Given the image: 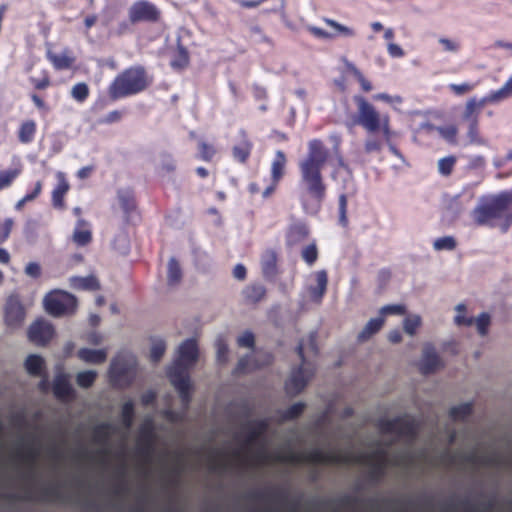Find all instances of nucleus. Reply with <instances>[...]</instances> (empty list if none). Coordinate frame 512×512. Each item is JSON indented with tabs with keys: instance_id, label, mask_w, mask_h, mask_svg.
Wrapping results in <instances>:
<instances>
[{
	"instance_id": "f257e3e1",
	"label": "nucleus",
	"mask_w": 512,
	"mask_h": 512,
	"mask_svg": "<svg viewBox=\"0 0 512 512\" xmlns=\"http://www.w3.org/2000/svg\"><path fill=\"white\" fill-rule=\"evenodd\" d=\"M233 457L242 464H264L269 461L286 464H363L370 465L369 476L373 480L381 479L385 469L389 465L388 453L385 449H377L371 453L354 454L352 452L329 451L325 452L319 448L309 452H295L288 450L276 454L266 453L263 449L257 451L251 457L242 456L239 450L232 452Z\"/></svg>"
},
{
	"instance_id": "f03ea898",
	"label": "nucleus",
	"mask_w": 512,
	"mask_h": 512,
	"mask_svg": "<svg viewBox=\"0 0 512 512\" xmlns=\"http://www.w3.org/2000/svg\"><path fill=\"white\" fill-rule=\"evenodd\" d=\"M353 100L357 105V112L353 116L354 124L361 126L369 134L364 143L365 152H381L384 145L388 144L390 150L397 154L398 150L392 144L395 132L391 126L390 115L378 111L363 95H354Z\"/></svg>"
},
{
	"instance_id": "7ed1b4c3",
	"label": "nucleus",
	"mask_w": 512,
	"mask_h": 512,
	"mask_svg": "<svg viewBox=\"0 0 512 512\" xmlns=\"http://www.w3.org/2000/svg\"><path fill=\"white\" fill-rule=\"evenodd\" d=\"M308 148L307 157L298 163L300 186L303 190L301 202L307 209V198H310L320 208L327 195V184L322 171L329 159V150L318 138L310 140Z\"/></svg>"
},
{
	"instance_id": "20e7f679",
	"label": "nucleus",
	"mask_w": 512,
	"mask_h": 512,
	"mask_svg": "<svg viewBox=\"0 0 512 512\" xmlns=\"http://www.w3.org/2000/svg\"><path fill=\"white\" fill-rule=\"evenodd\" d=\"M470 216L478 227H498L502 233L508 232L512 226V190L481 198Z\"/></svg>"
},
{
	"instance_id": "39448f33",
	"label": "nucleus",
	"mask_w": 512,
	"mask_h": 512,
	"mask_svg": "<svg viewBox=\"0 0 512 512\" xmlns=\"http://www.w3.org/2000/svg\"><path fill=\"white\" fill-rule=\"evenodd\" d=\"M198 359V346L194 339L185 340L177 349L173 363L167 369L170 383L175 387L181 402L191 401V385L188 370Z\"/></svg>"
},
{
	"instance_id": "423d86ee",
	"label": "nucleus",
	"mask_w": 512,
	"mask_h": 512,
	"mask_svg": "<svg viewBox=\"0 0 512 512\" xmlns=\"http://www.w3.org/2000/svg\"><path fill=\"white\" fill-rule=\"evenodd\" d=\"M153 82V78L142 65L125 68L108 86V95L118 100L145 91Z\"/></svg>"
},
{
	"instance_id": "0eeeda50",
	"label": "nucleus",
	"mask_w": 512,
	"mask_h": 512,
	"mask_svg": "<svg viewBox=\"0 0 512 512\" xmlns=\"http://www.w3.org/2000/svg\"><path fill=\"white\" fill-rule=\"evenodd\" d=\"M136 360L132 354L127 352H119L110 363L108 376L113 387L127 388L135 377Z\"/></svg>"
},
{
	"instance_id": "6e6552de",
	"label": "nucleus",
	"mask_w": 512,
	"mask_h": 512,
	"mask_svg": "<svg viewBox=\"0 0 512 512\" xmlns=\"http://www.w3.org/2000/svg\"><path fill=\"white\" fill-rule=\"evenodd\" d=\"M296 353H298V357L302 361L301 365L292 370L290 377L284 383V389L290 395L301 393L314 373V366L306 360L303 342L298 343V346H296Z\"/></svg>"
},
{
	"instance_id": "1a4fd4ad",
	"label": "nucleus",
	"mask_w": 512,
	"mask_h": 512,
	"mask_svg": "<svg viewBox=\"0 0 512 512\" xmlns=\"http://www.w3.org/2000/svg\"><path fill=\"white\" fill-rule=\"evenodd\" d=\"M44 305L47 313L51 316H68L76 312L77 299L66 291L53 290L45 296Z\"/></svg>"
},
{
	"instance_id": "9d476101",
	"label": "nucleus",
	"mask_w": 512,
	"mask_h": 512,
	"mask_svg": "<svg viewBox=\"0 0 512 512\" xmlns=\"http://www.w3.org/2000/svg\"><path fill=\"white\" fill-rule=\"evenodd\" d=\"M378 428L385 434H398L400 436L414 438L418 433L417 424L408 416H398L392 419L382 418L378 422Z\"/></svg>"
},
{
	"instance_id": "9b49d317",
	"label": "nucleus",
	"mask_w": 512,
	"mask_h": 512,
	"mask_svg": "<svg viewBox=\"0 0 512 512\" xmlns=\"http://www.w3.org/2000/svg\"><path fill=\"white\" fill-rule=\"evenodd\" d=\"M128 19L131 24L139 22L156 23L161 19V10L149 0H136L128 8Z\"/></svg>"
},
{
	"instance_id": "f8f14e48",
	"label": "nucleus",
	"mask_w": 512,
	"mask_h": 512,
	"mask_svg": "<svg viewBox=\"0 0 512 512\" xmlns=\"http://www.w3.org/2000/svg\"><path fill=\"white\" fill-rule=\"evenodd\" d=\"M286 167L287 156L285 155L284 151L278 150L276 154H274L272 165H270V184L266 187L265 190L261 192V197L263 199H268L277 191L279 182H281L285 177Z\"/></svg>"
},
{
	"instance_id": "ddd939ff",
	"label": "nucleus",
	"mask_w": 512,
	"mask_h": 512,
	"mask_svg": "<svg viewBox=\"0 0 512 512\" xmlns=\"http://www.w3.org/2000/svg\"><path fill=\"white\" fill-rule=\"evenodd\" d=\"M156 435L155 428L152 419H146L139 428V438H138V453L144 458H150L154 443H155Z\"/></svg>"
},
{
	"instance_id": "4468645a",
	"label": "nucleus",
	"mask_w": 512,
	"mask_h": 512,
	"mask_svg": "<svg viewBox=\"0 0 512 512\" xmlns=\"http://www.w3.org/2000/svg\"><path fill=\"white\" fill-rule=\"evenodd\" d=\"M54 336L53 326L44 320H37L28 330L29 340L37 346H45Z\"/></svg>"
},
{
	"instance_id": "2eb2a0df",
	"label": "nucleus",
	"mask_w": 512,
	"mask_h": 512,
	"mask_svg": "<svg viewBox=\"0 0 512 512\" xmlns=\"http://www.w3.org/2000/svg\"><path fill=\"white\" fill-rule=\"evenodd\" d=\"M458 312L455 317V324L458 326H472L474 323L476 324L478 333L481 336H485L488 332V328L490 326V316L487 313H482L476 321L472 317L466 316V307L463 304H459L456 307Z\"/></svg>"
},
{
	"instance_id": "dca6fc26",
	"label": "nucleus",
	"mask_w": 512,
	"mask_h": 512,
	"mask_svg": "<svg viewBox=\"0 0 512 512\" xmlns=\"http://www.w3.org/2000/svg\"><path fill=\"white\" fill-rule=\"evenodd\" d=\"M25 320V309L16 297H10L5 305V323L11 329L22 326Z\"/></svg>"
},
{
	"instance_id": "f3484780",
	"label": "nucleus",
	"mask_w": 512,
	"mask_h": 512,
	"mask_svg": "<svg viewBox=\"0 0 512 512\" xmlns=\"http://www.w3.org/2000/svg\"><path fill=\"white\" fill-rule=\"evenodd\" d=\"M46 57L53 65L55 70H67L74 66L76 62V56L70 48L63 49L60 53L48 50Z\"/></svg>"
},
{
	"instance_id": "a211bd4d",
	"label": "nucleus",
	"mask_w": 512,
	"mask_h": 512,
	"mask_svg": "<svg viewBox=\"0 0 512 512\" xmlns=\"http://www.w3.org/2000/svg\"><path fill=\"white\" fill-rule=\"evenodd\" d=\"M240 140L233 145L231 149L232 157L235 161L245 164L252 152L253 143L249 139L245 130H239Z\"/></svg>"
},
{
	"instance_id": "6ab92c4d",
	"label": "nucleus",
	"mask_w": 512,
	"mask_h": 512,
	"mask_svg": "<svg viewBox=\"0 0 512 512\" xmlns=\"http://www.w3.org/2000/svg\"><path fill=\"white\" fill-rule=\"evenodd\" d=\"M279 262V254L275 249H266L260 257L261 272L264 278L271 280L278 273L277 263Z\"/></svg>"
},
{
	"instance_id": "aec40b11",
	"label": "nucleus",
	"mask_w": 512,
	"mask_h": 512,
	"mask_svg": "<svg viewBox=\"0 0 512 512\" xmlns=\"http://www.w3.org/2000/svg\"><path fill=\"white\" fill-rule=\"evenodd\" d=\"M441 360L431 344H427L423 348V355L420 362V371L423 375H429L438 370Z\"/></svg>"
},
{
	"instance_id": "412c9836",
	"label": "nucleus",
	"mask_w": 512,
	"mask_h": 512,
	"mask_svg": "<svg viewBox=\"0 0 512 512\" xmlns=\"http://www.w3.org/2000/svg\"><path fill=\"white\" fill-rule=\"evenodd\" d=\"M53 393L57 399L63 402L74 399L75 390L66 374H58L56 376L53 383Z\"/></svg>"
},
{
	"instance_id": "4be33fe9",
	"label": "nucleus",
	"mask_w": 512,
	"mask_h": 512,
	"mask_svg": "<svg viewBox=\"0 0 512 512\" xmlns=\"http://www.w3.org/2000/svg\"><path fill=\"white\" fill-rule=\"evenodd\" d=\"M310 235V230L305 223H294L286 232V245L288 247L296 246L304 242Z\"/></svg>"
},
{
	"instance_id": "5701e85b",
	"label": "nucleus",
	"mask_w": 512,
	"mask_h": 512,
	"mask_svg": "<svg viewBox=\"0 0 512 512\" xmlns=\"http://www.w3.org/2000/svg\"><path fill=\"white\" fill-rule=\"evenodd\" d=\"M248 432L244 439V445L250 446L254 444L257 439L265 434L269 429L268 419H256L252 420L247 424Z\"/></svg>"
},
{
	"instance_id": "b1692460",
	"label": "nucleus",
	"mask_w": 512,
	"mask_h": 512,
	"mask_svg": "<svg viewBox=\"0 0 512 512\" xmlns=\"http://www.w3.org/2000/svg\"><path fill=\"white\" fill-rule=\"evenodd\" d=\"M70 185L63 173H58V183L52 191V205L56 209H65V195L68 193Z\"/></svg>"
},
{
	"instance_id": "393cba45",
	"label": "nucleus",
	"mask_w": 512,
	"mask_h": 512,
	"mask_svg": "<svg viewBox=\"0 0 512 512\" xmlns=\"http://www.w3.org/2000/svg\"><path fill=\"white\" fill-rule=\"evenodd\" d=\"M73 242L80 247L87 246L92 241V232L90 229V225L84 219H79L77 221L74 233H73Z\"/></svg>"
},
{
	"instance_id": "a878e982",
	"label": "nucleus",
	"mask_w": 512,
	"mask_h": 512,
	"mask_svg": "<svg viewBox=\"0 0 512 512\" xmlns=\"http://www.w3.org/2000/svg\"><path fill=\"white\" fill-rule=\"evenodd\" d=\"M317 286L310 288L309 292L314 302L320 304L327 293L328 273L326 270L316 272Z\"/></svg>"
},
{
	"instance_id": "bb28decb",
	"label": "nucleus",
	"mask_w": 512,
	"mask_h": 512,
	"mask_svg": "<svg viewBox=\"0 0 512 512\" xmlns=\"http://www.w3.org/2000/svg\"><path fill=\"white\" fill-rule=\"evenodd\" d=\"M267 295V289L261 284H251L242 291V297L246 304L255 305Z\"/></svg>"
},
{
	"instance_id": "cd10ccee",
	"label": "nucleus",
	"mask_w": 512,
	"mask_h": 512,
	"mask_svg": "<svg viewBox=\"0 0 512 512\" xmlns=\"http://www.w3.org/2000/svg\"><path fill=\"white\" fill-rule=\"evenodd\" d=\"M78 357L85 363L100 365L107 359V352L104 348L94 350V348H80L77 352Z\"/></svg>"
},
{
	"instance_id": "c85d7f7f",
	"label": "nucleus",
	"mask_w": 512,
	"mask_h": 512,
	"mask_svg": "<svg viewBox=\"0 0 512 512\" xmlns=\"http://www.w3.org/2000/svg\"><path fill=\"white\" fill-rule=\"evenodd\" d=\"M37 133V123L33 119L24 120L18 129V140L22 144H30L34 141Z\"/></svg>"
},
{
	"instance_id": "c756f323",
	"label": "nucleus",
	"mask_w": 512,
	"mask_h": 512,
	"mask_svg": "<svg viewBox=\"0 0 512 512\" xmlns=\"http://www.w3.org/2000/svg\"><path fill=\"white\" fill-rule=\"evenodd\" d=\"M118 201L121 209L128 218L136 210V199L132 189H120L117 192Z\"/></svg>"
},
{
	"instance_id": "7c9ffc66",
	"label": "nucleus",
	"mask_w": 512,
	"mask_h": 512,
	"mask_svg": "<svg viewBox=\"0 0 512 512\" xmlns=\"http://www.w3.org/2000/svg\"><path fill=\"white\" fill-rule=\"evenodd\" d=\"M25 369L32 377H42L45 375L44 358L38 354H30L25 360Z\"/></svg>"
},
{
	"instance_id": "2f4dec72",
	"label": "nucleus",
	"mask_w": 512,
	"mask_h": 512,
	"mask_svg": "<svg viewBox=\"0 0 512 512\" xmlns=\"http://www.w3.org/2000/svg\"><path fill=\"white\" fill-rule=\"evenodd\" d=\"M39 456V449L32 445H27L25 449L18 448L15 452V457L30 468H35Z\"/></svg>"
},
{
	"instance_id": "473e14b6",
	"label": "nucleus",
	"mask_w": 512,
	"mask_h": 512,
	"mask_svg": "<svg viewBox=\"0 0 512 512\" xmlns=\"http://www.w3.org/2000/svg\"><path fill=\"white\" fill-rule=\"evenodd\" d=\"M70 285L76 290L97 291L100 289L99 281L93 275L87 277H72L70 279Z\"/></svg>"
},
{
	"instance_id": "72a5a7b5",
	"label": "nucleus",
	"mask_w": 512,
	"mask_h": 512,
	"mask_svg": "<svg viewBox=\"0 0 512 512\" xmlns=\"http://www.w3.org/2000/svg\"><path fill=\"white\" fill-rule=\"evenodd\" d=\"M113 433L114 426L109 422H102L93 428V441L98 444H107Z\"/></svg>"
},
{
	"instance_id": "f704fd0d",
	"label": "nucleus",
	"mask_w": 512,
	"mask_h": 512,
	"mask_svg": "<svg viewBox=\"0 0 512 512\" xmlns=\"http://www.w3.org/2000/svg\"><path fill=\"white\" fill-rule=\"evenodd\" d=\"M384 325V318L382 317H379V318H374V319H371L367 325L365 326V328L361 331V333L359 334L358 336V340L360 342H364V341H367L368 339H370L373 335H375L376 333H378L382 327Z\"/></svg>"
},
{
	"instance_id": "c9c22d12",
	"label": "nucleus",
	"mask_w": 512,
	"mask_h": 512,
	"mask_svg": "<svg viewBox=\"0 0 512 512\" xmlns=\"http://www.w3.org/2000/svg\"><path fill=\"white\" fill-rule=\"evenodd\" d=\"M487 103V99L477 100L476 98H470L465 106L463 118L467 121H471L473 118H478L480 109Z\"/></svg>"
},
{
	"instance_id": "e433bc0d",
	"label": "nucleus",
	"mask_w": 512,
	"mask_h": 512,
	"mask_svg": "<svg viewBox=\"0 0 512 512\" xmlns=\"http://www.w3.org/2000/svg\"><path fill=\"white\" fill-rule=\"evenodd\" d=\"M182 278V271L178 261L175 258H170L167 266V283L169 286L177 285Z\"/></svg>"
},
{
	"instance_id": "4c0bfd02",
	"label": "nucleus",
	"mask_w": 512,
	"mask_h": 512,
	"mask_svg": "<svg viewBox=\"0 0 512 512\" xmlns=\"http://www.w3.org/2000/svg\"><path fill=\"white\" fill-rule=\"evenodd\" d=\"M21 173V168L0 170V192L11 187L15 180L21 175Z\"/></svg>"
},
{
	"instance_id": "58836bf2",
	"label": "nucleus",
	"mask_w": 512,
	"mask_h": 512,
	"mask_svg": "<svg viewBox=\"0 0 512 512\" xmlns=\"http://www.w3.org/2000/svg\"><path fill=\"white\" fill-rule=\"evenodd\" d=\"M254 368V360L253 356L250 354H245L241 356L237 361L235 367L233 368V375H245V373H250V371H255Z\"/></svg>"
},
{
	"instance_id": "ea45409f",
	"label": "nucleus",
	"mask_w": 512,
	"mask_h": 512,
	"mask_svg": "<svg viewBox=\"0 0 512 512\" xmlns=\"http://www.w3.org/2000/svg\"><path fill=\"white\" fill-rule=\"evenodd\" d=\"M70 95L76 102L84 103L90 96V88L86 82H78L72 86Z\"/></svg>"
},
{
	"instance_id": "a19ab883",
	"label": "nucleus",
	"mask_w": 512,
	"mask_h": 512,
	"mask_svg": "<svg viewBox=\"0 0 512 512\" xmlns=\"http://www.w3.org/2000/svg\"><path fill=\"white\" fill-rule=\"evenodd\" d=\"M473 411V405L470 402L461 403L459 405L453 406L449 410V416L453 420H464L466 419Z\"/></svg>"
},
{
	"instance_id": "79ce46f5",
	"label": "nucleus",
	"mask_w": 512,
	"mask_h": 512,
	"mask_svg": "<svg viewBox=\"0 0 512 512\" xmlns=\"http://www.w3.org/2000/svg\"><path fill=\"white\" fill-rule=\"evenodd\" d=\"M468 131L467 137L469 139L470 144L475 145H485L486 141L480 136L479 133V120L478 118H473L471 121H468Z\"/></svg>"
},
{
	"instance_id": "37998d69",
	"label": "nucleus",
	"mask_w": 512,
	"mask_h": 512,
	"mask_svg": "<svg viewBox=\"0 0 512 512\" xmlns=\"http://www.w3.org/2000/svg\"><path fill=\"white\" fill-rule=\"evenodd\" d=\"M189 64V54L185 47L178 46L177 51L173 55L170 65L175 69H183Z\"/></svg>"
},
{
	"instance_id": "c03bdc74",
	"label": "nucleus",
	"mask_w": 512,
	"mask_h": 512,
	"mask_svg": "<svg viewBox=\"0 0 512 512\" xmlns=\"http://www.w3.org/2000/svg\"><path fill=\"white\" fill-rule=\"evenodd\" d=\"M302 259L308 266H313L319 258V250L316 241L302 249Z\"/></svg>"
},
{
	"instance_id": "a18cd8bd",
	"label": "nucleus",
	"mask_w": 512,
	"mask_h": 512,
	"mask_svg": "<svg viewBox=\"0 0 512 512\" xmlns=\"http://www.w3.org/2000/svg\"><path fill=\"white\" fill-rule=\"evenodd\" d=\"M457 158L453 155L446 156L444 158L439 159L438 161V171L442 176H450L454 170L456 165Z\"/></svg>"
},
{
	"instance_id": "49530a36",
	"label": "nucleus",
	"mask_w": 512,
	"mask_h": 512,
	"mask_svg": "<svg viewBox=\"0 0 512 512\" xmlns=\"http://www.w3.org/2000/svg\"><path fill=\"white\" fill-rule=\"evenodd\" d=\"M134 403L132 400H128L123 403L121 408V419L122 423L126 428H130L134 420Z\"/></svg>"
},
{
	"instance_id": "de8ad7c7",
	"label": "nucleus",
	"mask_w": 512,
	"mask_h": 512,
	"mask_svg": "<svg viewBox=\"0 0 512 512\" xmlns=\"http://www.w3.org/2000/svg\"><path fill=\"white\" fill-rule=\"evenodd\" d=\"M96 377L97 372L95 370H84L77 374L76 382L82 388H89L95 383Z\"/></svg>"
},
{
	"instance_id": "09e8293b",
	"label": "nucleus",
	"mask_w": 512,
	"mask_h": 512,
	"mask_svg": "<svg viewBox=\"0 0 512 512\" xmlns=\"http://www.w3.org/2000/svg\"><path fill=\"white\" fill-rule=\"evenodd\" d=\"M464 461L473 465H493L495 459L492 456L478 455L475 452L469 453L464 456Z\"/></svg>"
},
{
	"instance_id": "8fccbe9b",
	"label": "nucleus",
	"mask_w": 512,
	"mask_h": 512,
	"mask_svg": "<svg viewBox=\"0 0 512 512\" xmlns=\"http://www.w3.org/2000/svg\"><path fill=\"white\" fill-rule=\"evenodd\" d=\"M306 408V404L304 402H296L293 405H290L283 413L282 418L284 420H294L302 415Z\"/></svg>"
},
{
	"instance_id": "3c124183",
	"label": "nucleus",
	"mask_w": 512,
	"mask_h": 512,
	"mask_svg": "<svg viewBox=\"0 0 512 512\" xmlns=\"http://www.w3.org/2000/svg\"><path fill=\"white\" fill-rule=\"evenodd\" d=\"M350 72L354 75V77L359 82L362 90L364 92H370L373 89V85L370 80H368L365 75L352 63L348 65Z\"/></svg>"
},
{
	"instance_id": "603ef678",
	"label": "nucleus",
	"mask_w": 512,
	"mask_h": 512,
	"mask_svg": "<svg viewBox=\"0 0 512 512\" xmlns=\"http://www.w3.org/2000/svg\"><path fill=\"white\" fill-rule=\"evenodd\" d=\"M198 151V158L205 162H210L216 154L214 146L204 141L198 143Z\"/></svg>"
},
{
	"instance_id": "864d4df0",
	"label": "nucleus",
	"mask_w": 512,
	"mask_h": 512,
	"mask_svg": "<svg viewBox=\"0 0 512 512\" xmlns=\"http://www.w3.org/2000/svg\"><path fill=\"white\" fill-rule=\"evenodd\" d=\"M434 249L437 251L448 250L452 251L456 248V240L452 236H445L438 238L434 241Z\"/></svg>"
},
{
	"instance_id": "5fc2aeb1",
	"label": "nucleus",
	"mask_w": 512,
	"mask_h": 512,
	"mask_svg": "<svg viewBox=\"0 0 512 512\" xmlns=\"http://www.w3.org/2000/svg\"><path fill=\"white\" fill-rule=\"evenodd\" d=\"M41 500L53 501L61 499V492L58 485H50L41 489Z\"/></svg>"
},
{
	"instance_id": "6e6d98bb",
	"label": "nucleus",
	"mask_w": 512,
	"mask_h": 512,
	"mask_svg": "<svg viewBox=\"0 0 512 512\" xmlns=\"http://www.w3.org/2000/svg\"><path fill=\"white\" fill-rule=\"evenodd\" d=\"M324 21L326 24H328L329 26L333 27L336 30V32H334L336 34V36L338 34H341L344 36H349V37L355 35V31L353 28L343 25L334 19L324 18Z\"/></svg>"
},
{
	"instance_id": "4d7b16f0",
	"label": "nucleus",
	"mask_w": 512,
	"mask_h": 512,
	"mask_svg": "<svg viewBox=\"0 0 512 512\" xmlns=\"http://www.w3.org/2000/svg\"><path fill=\"white\" fill-rule=\"evenodd\" d=\"M254 367L261 369V367H267L273 363V356L271 352H256L253 356Z\"/></svg>"
},
{
	"instance_id": "13d9d810",
	"label": "nucleus",
	"mask_w": 512,
	"mask_h": 512,
	"mask_svg": "<svg viewBox=\"0 0 512 512\" xmlns=\"http://www.w3.org/2000/svg\"><path fill=\"white\" fill-rule=\"evenodd\" d=\"M347 208H348V199L346 194H341L339 196V223L343 227H347L349 224L348 216H347Z\"/></svg>"
},
{
	"instance_id": "bf43d9fd",
	"label": "nucleus",
	"mask_w": 512,
	"mask_h": 512,
	"mask_svg": "<svg viewBox=\"0 0 512 512\" xmlns=\"http://www.w3.org/2000/svg\"><path fill=\"white\" fill-rule=\"evenodd\" d=\"M221 452H215L208 457L209 469L213 472L222 471L226 468V463L220 459Z\"/></svg>"
},
{
	"instance_id": "052dcab7",
	"label": "nucleus",
	"mask_w": 512,
	"mask_h": 512,
	"mask_svg": "<svg viewBox=\"0 0 512 512\" xmlns=\"http://www.w3.org/2000/svg\"><path fill=\"white\" fill-rule=\"evenodd\" d=\"M440 135L450 143H456L458 129L455 125H447L438 128Z\"/></svg>"
},
{
	"instance_id": "680f3d73",
	"label": "nucleus",
	"mask_w": 512,
	"mask_h": 512,
	"mask_svg": "<svg viewBox=\"0 0 512 512\" xmlns=\"http://www.w3.org/2000/svg\"><path fill=\"white\" fill-rule=\"evenodd\" d=\"M165 343L163 341H157L151 346L150 359L153 363H158L165 353Z\"/></svg>"
},
{
	"instance_id": "e2e57ef3",
	"label": "nucleus",
	"mask_w": 512,
	"mask_h": 512,
	"mask_svg": "<svg viewBox=\"0 0 512 512\" xmlns=\"http://www.w3.org/2000/svg\"><path fill=\"white\" fill-rule=\"evenodd\" d=\"M421 325L419 316H409L404 320V330L407 334L413 336Z\"/></svg>"
},
{
	"instance_id": "0e129e2a",
	"label": "nucleus",
	"mask_w": 512,
	"mask_h": 512,
	"mask_svg": "<svg viewBox=\"0 0 512 512\" xmlns=\"http://www.w3.org/2000/svg\"><path fill=\"white\" fill-rule=\"evenodd\" d=\"M30 82L33 84L35 89L44 90L51 85V78L47 70L43 71L41 78L30 77Z\"/></svg>"
},
{
	"instance_id": "69168bd1",
	"label": "nucleus",
	"mask_w": 512,
	"mask_h": 512,
	"mask_svg": "<svg viewBox=\"0 0 512 512\" xmlns=\"http://www.w3.org/2000/svg\"><path fill=\"white\" fill-rule=\"evenodd\" d=\"M448 87L455 95L462 96L472 91L475 87V84L470 82H464L461 84L451 83Z\"/></svg>"
},
{
	"instance_id": "338daca9",
	"label": "nucleus",
	"mask_w": 512,
	"mask_h": 512,
	"mask_svg": "<svg viewBox=\"0 0 512 512\" xmlns=\"http://www.w3.org/2000/svg\"><path fill=\"white\" fill-rule=\"evenodd\" d=\"M380 313L386 315H405L406 307L404 305H387L384 306Z\"/></svg>"
},
{
	"instance_id": "774afa93",
	"label": "nucleus",
	"mask_w": 512,
	"mask_h": 512,
	"mask_svg": "<svg viewBox=\"0 0 512 512\" xmlns=\"http://www.w3.org/2000/svg\"><path fill=\"white\" fill-rule=\"evenodd\" d=\"M237 345L239 347H247L248 349H253L254 335L249 331L244 332L237 338Z\"/></svg>"
}]
</instances>
